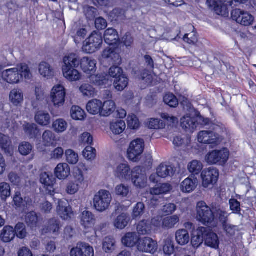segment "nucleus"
Listing matches in <instances>:
<instances>
[{"instance_id": "nucleus-52", "label": "nucleus", "mask_w": 256, "mask_h": 256, "mask_svg": "<svg viewBox=\"0 0 256 256\" xmlns=\"http://www.w3.org/2000/svg\"><path fill=\"white\" fill-rule=\"evenodd\" d=\"M179 221L180 218L177 215L167 216L162 220V228L168 229L172 228L178 223Z\"/></svg>"}, {"instance_id": "nucleus-62", "label": "nucleus", "mask_w": 256, "mask_h": 256, "mask_svg": "<svg viewBox=\"0 0 256 256\" xmlns=\"http://www.w3.org/2000/svg\"><path fill=\"white\" fill-rule=\"evenodd\" d=\"M130 190V187L122 184H118L114 188L115 194L123 198H126L128 196Z\"/></svg>"}, {"instance_id": "nucleus-37", "label": "nucleus", "mask_w": 256, "mask_h": 256, "mask_svg": "<svg viewBox=\"0 0 256 256\" xmlns=\"http://www.w3.org/2000/svg\"><path fill=\"white\" fill-rule=\"evenodd\" d=\"M79 61V58L78 54L74 53L68 54L63 58L62 68L76 67Z\"/></svg>"}, {"instance_id": "nucleus-46", "label": "nucleus", "mask_w": 256, "mask_h": 256, "mask_svg": "<svg viewBox=\"0 0 256 256\" xmlns=\"http://www.w3.org/2000/svg\"><path fill=\"white\" fill-rule=\"evenodd\" d=\"M146 126L151 130L163 129L166 126V124L160 119L158 118H150L146 120Z\"/></svg>"}, {"instance_id": "nucleus-48", "label": "nucleus", "mask_w": 256, "mask_h": 256, "mask_svg": "<svg viewBox=\"0 0 256 256\" xmlns=\"http://www.w3.org/2000/svg\"><path fill=\"white\" fill-rule=\"evenodd\" d=\"M79 90L84 97L92 98L96 95L95 88L89 84H83L79 88Z\"/></svg>"}, {"instance_id": "nucleus-22", "label": "nucleus", "mask_w": 256, "mask_h": 256, "mask_svg": "<svg viewBox=\"0 0 256 256\" xmlns=\"http://www.w3.org/2000/svg\"><path fill=\"white\" fill-rule=\"evenodd\" d=\"M102 58L116 64L120 65L122 62L120 56L116 52L114 46H109L104 49L102 52Z\"/></svg>"}, {"instance_id": "nucleus-19", "label": "nucleus", "mask_w": 256, "mask_h": 256, "mask_svg": "<svg viewBox=\"0 0 256 256\" xmlns=\"http://www.w3.org/2000/svg\"><path fill=\"white\" fill-rule=\"evenodd\" d=\"M80 223L84 228V232L86 234L90 232L96 234V232L94 229L95 219L92 212L87 210L83 212L80 217Z\"/></svg>"}, {"instance_id": "nucleus-47", "label": "nucleus", "mask_w": 256, "mask_h": 256, "mask_svg": "<svg viewBox=\"0 0 256 256\" xmlns=\"http://www.w3.org/2000/svg\"><path fill=\"white\" fill-rule=\"evenodd\" d=\"M136 230L140 235L148 234L152 232V226L148 221L144 220L138 223Z\"/></svg>"}, {"instance_id": "nucleus-28", "label": "nucleus", "mask_w": 256, "mask_h": 256, "mask_svg": "<svg viewBox=\"0 0 256 256\" xmlns=\"http://www.w3.org/2000/svg\"><path fill=\"white\" fill-rule=\"evenodd\" d=\"M198 185V180L194 176H189L181 183L180 189L183 192L190 193L193 192Z\"/></svg>"}, {"instance_id": "nucleus-45", "label": "nucleus", "mask_w": 256, "mask_h": 256, "mask_svg": "<svg viewBox=\"0 0 256 256\" xmlns=\"http://www.w3.org/2000/svg\"><path fill=\"white\" fill-rule=\"evenodd\" d=\"M0 237L4 242H9L15 237V231L13 227L9 226H6L2 230Z\"/></svg>"}, {"instance_id": "nucleus-30", "label": "nucleus", "mask_w": 256, "mask_h": 256, "mask_svg": "<svg viewBox=\"0 0 256 256\" xmlns=\"http://www.w3.org/2000/svg\"><path fill=\"white\" fill-rule=\"evenodd\" d=\"M0 147L4 153L12 156L14 152V146L12 144L10 138L0 133Z\"/></svg>"}, {"instance_id": "nucleus-6", "label": "nucleus", "mask_w": 256, "mask_h": 256, "mask_svg": "<svg viewBox=\"0 0 256 256\" xmlns=\"http://www.w3.org/2000/svg\"><path fill=\"white\" fill-rule=\"evenodd\" d=\"M230 156V151L226 148L218 150H213L208 152L205 156V161L209 164H218L224 165Z\"/></svg>"}, {"instance_id": "nucleus-27", "label": "nucleus", "mask_w": 256, "mask_h": 256, "mask_svg": "<svg viewBox=\"0 0 256 256\" xmlns=\"http://www.w3.org/2000/svg\"><path fill=\"white\" fill-rule=\"evenodd\" d=\"M54 174L58 179L65 180L70 176V168L66 163H59L54 170Z\"/></svg>"}, {"instance_id": "nucleus-26", "label": "nucleus", "mask_w": 256, "mask_h": 256, "mask_svg": "<svg viewBox=\"0 0 256 256\" xmlns=\"http://www.w3.org/2000/svg\"><path fill=\"white\" fill-rule=\"evenodd\" d=\"M76 67L62 68L64 77L68 81L74 82L78 81L82 78V74Z\"/></svg>"}, {"instance_id": "nucleus-24", "label": "nucleus", "mask_w": 256, "mask_h": 256, "mask_svg": "<svg viewBox=\"0 0 256 256\" xmlns=\"http://www.w3.org/2000/svg\"><path fill=\"white\" fill-rule=\"evenodd\" d=\"M38 74L40 76L46 80L52 79L54 76V70L48 62L42 61L38 66Z\"/></svg>"}, {"instance_id": "nucleus-60", "label": "nucleus", "mask_w": 256, "mask_h": 256, "mask_svg": "<svg viewBox=\"0 0 256 256\" xmlns=\"http://www.w3.org/2000/svg\"><path fill=\"white\" fill-rule=\"evenodd\" d=\"M128 127L130 130H137L140 126V122L137 116L134 114L128 115L127 119Z\"/></svg>"}, {"instance_id": "nucleus-57", "label": "nucleus", "mask_w": 256, "mask_h": 256, "mask_svg": "<svg viewBox=\"0 0 256 256\" xmlns=\"http://www.w3.org/2000/svg\"><path fill=\"white\" fill-rule=\"evenodd\" d=\"M65 155L66 161L70 164H76L79 160L78 154L72 149L66 150Z\"/></svg>"}, {"instance_id": "nucleus-49", "label": "nucleus", "mask_w": 256, "mask_h": 256, "mask_svg": "<svg viewBox=\"0 0 256 256\" xmlns=\"http://www.w3.org/2000/svg\"><path fill=\"white\" fill-rule=\"evenodd\" d=\"M24 130L30 138H36L40 133L38 126L34 124L25 123L24 124Z\"/></svg>"}, {"instance_id": "nucleus-8", "label": "nucleus", "mask_w": 256, "mask_h": 256, "mask_svg": "<svg viewBox=\"0 0 256 256\" xmlns=\"http://www.w3.org/2000/svg\"><path fill=\"white\" fill-rule=\"evenodd\" d=\"M144 141L143 139L136 138L130 143L127 149L128 158L133 162L138 161L144 149Z\"/></svg>"}, {"instance_id": "nucleus-21", "label": "nucleus", "mask_w": 256, "mask_h": 256, "mask_svg": "<svg viewBox=\"0 0 256 256\" xmlns=\"http://www.w3.org/2000/svg\"><path fill=\"white\" fill-rule=\"evenodd\" d=\"M40 182L49 194L53 196L56 192L54 187L56 180L52 176L46 172H42L40 176Z\"/></svg>"}, {"instance_id": "nucleus-51", "label": "nucleus", "mask_w": 256, "mask_h": 256, "mask_svg": "<svg viewBox=\"0 0 256 256\" xmlns=\"http://www.w3.org/2000/svg\"><path fill=\"white\" fill-rule=\"evenodd\" d=\"M190 32L186 33L184 36V40L190 44H194L198 42V36L194 26L191 24L187 26Z\"/></svg>"}, {"instance_id": "nucleus-63", "label": "nucleus", "mask_w": 256, "mask_h": 256, "mask_svg": "<svg viewBox=\"0 0 256 256\" xmlns=\"http://www.w3.org/2000/svg\"><path fill=\"white\" fill-rule=\"evenodd\" d=\"M174 244L172 238H168L164 242L163 251L165 254L170 255L174 252Z\"/></svg>"}, {"instance_id": "nucleus-38", "label": "nucleus", "mask_w": 256, "mask_h": 256, "mask_svg": "<svg viewBox=\"0 0 256 256\" xmlns=\"http://www.w3.org/2000/svg\"><path fill=\"white\" fill-rule=\"evenodd\" d=\"M60 222L56 218L50 219L48 223L46 226L44 228L43 233H50L55 235L58 234L60 230Z\"/></svg>"}, {"instance_id": "nucleus-43", "label": "nucleus", "mask_w": 256, "mask_h": 256, "mask_svg": "<svg viewBox=\"0 0 256 256\" xmlns=\"http://www.w3.org/2000/svg\"><path fill=\"white\" fill-rule=\"evenodd\" d=\"M172 143L176 147L187 148L191 144L190 138L187 136H177L174 138Z\"/></svg>"}, {"instance_id": "nucleus-36", "label": "nucleus", "mask_w": 256, "mask_h": 256, "mask_svg": "<svg viewBox=\"0 0 256 256\" xmlns=\"http://www.w3.org/2000/svg\"><path fill=\"white\" fill-rule=\"evenodd\" d=\"M68 127V122L62 118L55 120L52 123V128L57 134L64 133Z\"/></svg>"}, {"instance_id": "nucleus-40", "label": "nucleus", "mask_w": 256, "mask_h": 256, "mask_svg": "<svg viewBox=\"0 0 256 256\" xmlns=\"http://www.w3.org/2000/svg\"><path fill=\"white\" fill-rule=\"evenodd\" d=\"M205 234V244L210 247L216 249L218 248L219 246V240L218 236L212 232H208V229Z\"/></svg>"}, {"instance_id": "nucleus-12", "label": "nucleus", "mask_w": 256, "mask_h": 256, "mask_svg": "<svg viewBox=\"0 0 256 256\" xmlns=\"http://www.w3.org/2000/svg\"><path fill=\"white\" fill-rule=\"evenodd\" d=\"M232 18L237 23L244 26H250L253 24L254 21V16L247 11L236 8L232 12Z\"/></svg>"}, {"instance_id": "nucleus-1", "label": "nucleus", "mask_w": 256, "mask_h": 256, "mask_svg": "<svg viewBox=\"0 0 256 256\" xmlns=\"http://www.w3.org/2000/svg\"><path fill=\"white\" fill-rule=\"evenodd\" d=\"M196 210V220L206 226H215L218 220L224 222L228 216L226 211L218 208H211L202 201L198 202Z\"/></svg>"}, {"instance_id": "nucleus-33", "label": "nucleus", "mask_w": 256, "mask_h": 256, "mask_svg": "<svg viewBox=\"0 0 256 256\" xmlns=\"http://www.w3.org/2000/svg\"><path fill=\"white\" fill-rule=\"evenodd\" d=\"M100 116L103 117H108L112 114L116 110V104L115 102L112 100H108L102 102L101 107Z\"/></svg>"}, {"instance_id": "nucleus-54", "label": "nucleus", "mask_w": 256, "mask_h": 256, "mask_svg": "<svg viewBox=\"0 0 256 256\" xmlns=\"http://www.w3.org/2000/svg\"><path fill=\"white\" fill-rule=\"evenodd\" d=\"M171 186L168 184H163L157 185L156 187L152 188L150 192L152 195H160L166 194L171 190Z\"/></svg>"}, {"instance_id": "nucleus-44", "label": "nucleus", "mask_w": 256, "mask_h": 256, "mask_svg": "<svg viewBox=\"0 0 256 256\" xmlns=\"http://www.w3.org/2000/svg\"><path fill=\"white\" fill-rule=\"evenodd\" d=\"M174 170L172 166L160 164L156 168L157 174L158 176L164 178L167 176H172L174 174Z\"/></svg>"}, {"instance_id": "nucleus-56", "label": "nucleus", "mask_w": 256, "mask_h": 256, "mask_svg": "<svg viewBox=\"0 0 256 256\" xmlns=\"http://www.w3.org/2000/svg\"><path fill=\"white\" fill-rule=\"evenodd\" d=\"M115 240L110 237H106L102 242V249L106 253H112L115 249Z\"/></svg>"}, {"instance_id": "nucleus-64", "label": "nucleus", "mask_w": 256, "mask_h": 256, "mask_svg": "<svg viewBox=\"0 0 256 256\" xmlns=\"http://www.w3.org/2000/svg\"><path fill=\"white\" fill-rule=\"evenodd\" d=\"M164 103L170 107L175 108L178 104V102L177 98L172 94H167L164 98Z\"/></svg>"}, {"instance_id": "nucleus-16", "label": "nucleus", "mask_w": 256, "mask_h": 256, "mask_svg": "<svg viewBox=\"0 0 256 256\" xmlns=\"http://www.w3.org/2000/svg\"><path fill=\"white\" fill-rule=\"evenodd\" d=\"M198 140L204 144H218L222 140V136L213 131H200L198 134Z\"/></svg>"}, {"instance_id": "nucleus-18", "label": "nucleus", "mask_w": 256, "mask_h": 256, "mask_svg": "<svg viewBox=\"0 0 256 256\" xmlns=\"http://www.w3.org/2000/svg\"><path fill=\"white\" fill-rule=\"evenodd\" d=\"M56 211L58 215L64 220H69L74 216L72 207L68 202L64 200H58Z\"/></svg>"}, {"instance_id": "nucleus-31", "label": "nucleus", "mask_w": 256, "mask_h": 256, "mask_svg": "<svg viewBox=\"0 0 256 256\" xmlns=\"http://www.w3.org/2000/svg\"><path fill=\"white\" fill-rule=\"evenodd\" d=\"M102 101L98 99H92L88 102L86 105L87 112L92 115L100 116Z\"/></svg>"}, {"instance_id": "nucleus-59", "label": "nucleus", "mask_w": 256, "mask_h": 256, "mask_svg": "<svg viewBox=\"0 0 256 256\" xmlns=\"http://www.w3.org/2000/svg\"><path fill=\"white\" fill-rule=\"evenodd\" d=\"M11 194L10 184L6 182L0 183V197L2 200H6Z\"/></svg>"}, {"instance_id": "nucleus-58", "label": "nucleus", "mask_w": 256, "mask_h": 256, "mask_svg": "<svg viewBox=\"0 0 256 256\" xmlns=\"http://www.w3.org/2000/svg\"><path fill=\"white\" fill-rule=\"evenodd\" d=\"M203 168L202 164L197 160H193L188 166V171L194 174H198Z\"/></svg>"}, {"instance_id": "nucleus-41", "label": "nucleus", "mask_w": 256, "mask_h": 256, "mask_svg": "<svg viewBox=\"0 0 256 256\" xmlns=\"http://www.w3.org/2000/svg\"><path fill=\"white\" fill-rule=\"evenodd\" d=\"M190 240V236L188 230L186 229H180L176 232V242L180 246L187 244Z\"/></svg>"}, {"instance_id": "nucleus-3", "label": "nucleus", "mask_w": 256, "mask_h": 256, "mask_svg": "<svg viewBox=\"0 0 256 256\" xmlns=\"http://www.w3.org/2000/svg\"><path fill=\"white\" fill-rule=\"evenodd\" d=\"M32 76L28 66L20 64L16 66L4 70L1 73V81L12 85L20 84L24 77L30 80Z\"/></svg>"}, {"instance_id": "nucleus-50", "label": "nucleus", "mask_w": 256, "mask_h": 256, "mask_svg": "<svg viewBox=\"0 0 256 256\" xmlns=\"http://www.w3.org/2000/svg\"><path fill=\"white\" fill-rule=\"evenodd\" d=\"M13 202L16 208H23L30 205L31 202L26 198L23 199L20 192H16L14 196Z\"/></svg>"}, {"instance_id": "nucleus-2", "label": "nucleus", "mask_w": 256, "mask_h": 256, "mask_svg": "<svg viewBox=\"0 0 256 256\" xmlns=\"http://www.w3.org/2000/svg\"><path fill=\"white\" fill-rule=\"evenodd\" d=\"M82 72L90 78L92 84L101 88L108 84L109 77L106 74L94 75L97 70V61L92 57L84 56L79 61Z\"/></svg>"}, {"instance_id": "nucleus-29", "label": "nucleus", "mask_w": 256, "mask_h": 256, "mask_svg": "<svg viewBox=\"0 0 256 256\" xmlns=\"http://www.w3.org/2000/svg\"><path fill=\"white\" fill-rule=\"evenodd\" d=\"M140 237L134 232H128L126 233L122 238V242L124 246L128 248L136 246L139 241Z\"/></svg>"}, {"instance_id": "nucleus-13", "label": "nucleus", "mask_w": 256, "mask_h": 256, "mask_svg": "<svg viewBox=\"0 0 256 256\" xmlns=\"http://www.w3.org/2000/svg\"><path fill=\"white\" fill-rule=\"evenodd\" d=\"M158 248V242L150 237H144L140 238L136 244V250L144 253L153 254L156 252Z\"/></svg>"}, {"instance_id": "nucleus-20", "label": "nucleus", "mask_w": 256, "mask_h": 256, "mask_svg": "<svg viewBox=\"0 0 256 256\" xmlns=\"http://www.w3.org/2000/svg\"><path fill=\"white\" fill-rule=\"evenodd\" d=\"M94 248L88 244L79 242L70 250V256H94Z\"/></svg>"}, {"instance_id": "nucleus-34", "label": "nucleus", "mask_w": 256, "mask_h": 256, "mask_svg": "<svg viewBox=\"0 0 256 256\" xmlns=\"http://www.w3.org/2000/svg\"><path fill=\"white\" fill-rule=\"evenodd\" d=\"M126 125L124 120L120 119L112 120L110 123V129L115 135H119L126 129Z\"/></svg>"}, {"instance_id": "nucleus-42", "label": "nucleus", "mask_w": 256, "mask_h": 256, "mask_svg": "<svg viewBox=\"0 0 256 256\" xmlns=\"http://www.w3.org/2000/svg\"><path fill=\"white\" fill-rule=\"evenodd\" d=\"M70 115L72 120L80 121L84 120L86 116L84 110L77 106H72L70 110Z\"/></svg>"}, {"instance_id": "nucleus-35", "label": "nucleus", "mask_w": 256, "mask_h": 256, "mask_svg": "<svg viewBox=\"0 0 256 256\" xmlns=\"http://www.w3.org/2000/svg\"><path fill=\"white\" fill-rule=\"evenodd\" d=\"M130 221V218L128 214L122 213L118 215L113 221L114 227L118 230L124 229Z\"/></svg>"}, {"instance_id": "nucleus-9", "label": "nucleus", "mask_w": 256, "mask_h": 256, "mask_svg": "<svg viewBox=\"0 0 256 256\" xmlns=\"http://www.w3.org/2000/svg\"><path fill=\"white\" fill-rule=\"evenodd\" d=\"M102 44V38L100 34L92 32L84 42L82 48L84 52L93 54L99 50Z\"/></svg>"}, {"instance_id": "nucleus-61", "label": "nucleus", "mask_w": 256, "mask_h": 256, "mask_svg": "<svg viewBox=\"0 0 256 256\" xmlns=\"http://www.w3.org/2000/svg\"><path fill=\"white\" fill-rule=\"evenodd\" d=\"M145 206L143 202H138L134 207L132 216L133 219L140 217L144 212Z\"/></svg>"}, {"instance_id": "nucleus-17", "label": "nucleus", "mask_w": 256, "mask_h": 256, "mask_svg": "<svg viewBox=\"0 0 256 256\" xmlns=\"http://www.w3.org/2000/svg\"><path fill=\"white\" fill-rule=\"evenodd\" d=\"M134 186L137 188H142L146 186L147 176L146 172L140 166L133 168V172L130 179Z\"/></svg>"}, {"instance_id": "nucleus-14", "label": "nucleus", "mask_w": 256, "mask_h": 256, "mask_svg": "<svg viewBox=\"0 0 256 256\" xmlns=\"http://www.w3.org/2000/svg\"><path fill=\"white\" fill-rule=\"evenodd\" d=\"M114 174L118 180L122 181L130 180L133 172L130 165L126 162L117 163L114 168Z\"/></svg>"}, {"instance_id": "nucleus-23", "label": "nucleus", "mask_w": 256, "mask_h": 256, "mask_svg": "<svg viewBox=\"0 0 256 256\" xmlns=\"http://www.w3.org/2000/svg\"><path fill=\"white\" fill-rule=\"evenodd\" d=\"M8 100L14 106H20L24 102V94L22 90L18 88H14L9 92Z\"/></svg>"}, {"instance_id": "nucleus-39", "label": "nucleus", "mask_w": 256, "mask_h": 256, "mask_svg": "<svg viewBox=\"0 0 256 256\" xmlns=\"http://www.w3.org/2000/svg\"><path fill=\"white\" fill-rule=\"evenodd\" d=\"M104 38L105 42L110 46L116 44L119 40L118 32L112 28H108L104 32Z\"/></svg>"}, {"instance_id": "nucleus-10", "label": "nucleus", "mask_w": 256, "mask_h": 256, "mask_svg": "<svg viewBox=\"0 0 256 256\" xmlns=\"http://www.w3.org/2000/svg\"><path fill=\"white\" fill-rule=\"evenodd\" d=\"M209 122L208 118L202 116L192 117L188 115L184 116L180 120L181 126L186 131L192 132L197 128L198 124L206 125Z\"/></svg>"}, {"instance_id": "nucleus-4", "label": "nucleus", "mask_w": 256, "mask_h": 256, "mask_svg": "<svg viewBox=\"0 0 256 256\" xmlns=\"http://www.w3.org/2000/svg\"><path fill=\"white\" fill-rule=\"evenodd\" d=\"M240 4H245L248 0H234ZM233 4V0H207L208 6L212 8L216 14L226 17L228 16L229 8Z\"/></svg>"}, {"instance_id": "nucleus-53", "label": "nucleus", "mask_w": 256, "mask_h": 256, "mask_svg": "<svg viewBox=\"0 0 256 256\" xmlns=\"http://www.w3.org/2000/svg\"><path fill=\"white\" fill-rule=\"evenodd\" d=\"M128 84V79L125 74L114 79V88L118 91H122L127 87Z\"/></svg>"}, {"instance_id": "nucleus-5", "label": "nucleus", "mask_w": 256, "mask_h": 256, "mask_svg": "<svg viewBox=\"0 0 256 256\" xmlns=\"http://www.w3.org/2000/svg\"><path fill=\"white\" fill-rule=\"evenodd\" d=\"M112 201L110 192L106 190H100L96 192L93 198V206L98 212H104L108 210Z\"/></svg>"}, {"instance_id": "nucleus-55", "label": "nucleus", "mask_w": 256, "mask_h": 256, "mask_svg": "<svg viewBox=\"0 0 256 256\" xmlns=\"http://www.w3.org/2000/svg\"><path fill=\"white\" fill-rule=\"evenodd\" d=\"M56 141L55 134L50 130H46L42 134V142L44 146H52Z\"/></svg>"}, {"instance_id": "nucleus-32", "label": "nucleus", "mask_w": 256, "mask_h": 256, "mask_svg": "<svg viewBox=\"0 0 256 256\" xmlns=\"http://www.w3.org/2000/svg\"><path fill=\"white\" fill-rule=\"evenodd\" d=\"M34 120L38 124L42 126H48L50 123L51 116L46 110H40L36 113Z\"/></svg>"}, {"instance_id": "nucleus-11", "label": "nucleus", "mask_w": 256, "mask_h": 256, "mask_svg": "<svg viewBox=\"0 0 256 256\" xmlns=\"http://www.w3.org/2000/svg\"><path fill=\"white\" fill-rule=\"evenodd\" d=\"M200 176L202 187L212 189L218 180L219 172L215 168H206L202 172Z\"/></svg>"}, {"instance_id": "nucleus-25", "label": "nucleus", "mask_w": 256, "mask_h": 256, "mask_svg": "<svg viewBox=\"0 0 256 256\" xmlns=\"http://www.w3.org/2000/svg\"><path fill=\"white\" fill-rule=\"evenodd\" d=\"M207 228L200 226L191 232V243L193 247L198 248L204 242V234Z\"/></svg>"}, {"instance_id": "nucleus-15", "label": "nucleus", "mask_w": 256, "mask_h": 256, "mask_svg": "<svg viewBox=\"0 0 256 256\" xmlns=\"http://www.w3.org/2000/svg\"><path fill=\"white\" fill-rule=\"evenodd\" d=\"M85 178L79 172L72 174V180H70L66 186V192L69 195H74L78 192L80 188L84 184Z\"/></svg>"}, {"instance_id": "nucleus-7", "label": "nucleus", "mask_w": 256, "mask_h": 256, "mask_svg": "<svg viewBox=\"0 0 256 256\" xmlns=\"http://www.w3.org/2000/svg\"><path fill=\"white\" fill-rule=\"evenodd\" d=\"M66 89L61 84L54 85L50 92V99L55 108L62 107L66 102Z\"/></svg>"}]
</instances>
